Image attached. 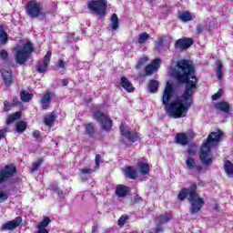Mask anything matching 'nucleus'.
<instances>
[{
    "mask_svg": "<svg viewBox=\"0 0 233 233\" xmlns=\"http://www.w3.org/2000/svg\"><path fill=\"white\" fill-rule=\"evenodd\" d=\"M176 66L177 70H175L174 77L178 85H185L184 92L172 101V97H174V86L167 82L161 101L165 106L167 114L174 117V119H179L187 117L188 110H190V106L194 103V94L198 90L199 79L196 76V67L190 60H178Z\"/></svg>",
    "mask_w": 233,
    "mask_h": 233,
    "instance_id": "obj_1",
    "label": "nucleus"
},
{
    "mask_svg": "<svg viewBox=\"0 0 233 233\" xmlns=\"http://www.w3.org/2000/svg\"><path fill=\"white\" fill-rule=\"evenodd\" d=\"M187 198L190 203L189 214L191 216H197V214L201 212V208L205 205V199L199 197V193H198V184L192 183L188 187H183L178 192L177 199L179 201H185Z\"/></svg>",
    "mask_w": 233,
    "mask_h": 233,
    "instance_id": "obj_2",
    "label": "nucleus"
},
{
    "mask_svg": "<svg viewBox=\"0 0 233 233\" xmlns=\"http://www.w3.org/2000/svg\"><path fill=\"white\" fill-rule=\"evenodd\" d=\"M225 134L221 129L218 128L216 132H211L207 140L202 144L200 147L199 159L202 165L205 167H210L214 163V154H212V144L219 143L223 139Z\"/></svg>",
    "mask_w": 233,
    "mask_h": 233,
    "instance_id": "obj_3",
    "label": "nucleus"
},
{
    "mask_svg": "<svg viewBox=\"0 0 233 233\" xmlns=\"http://www.w3.org/2000/svg\"><path fill=\"white\" fill-rule=\"evenodd\" d=\"M17 174V167L14 164H7L0 168V187L8 183ZM9 198L8 192L0 189V203H5Z\"/></svg>",
    "mask_w": 233,
    "mask_h": 233,
    "instance_id": "obj_4",
    "label": "nucleus"
},
{
    "mask_svg": "<svg viewBox=\"0 0 233 233\" xmlns=\"http://www.w3.org/2000/svg\"><path fill=\"white\" fill-rule=\"evenodd\" d=\"M13 52H15V61L17 65H25L32 56L34 52V44L32 42H25L23 46H17L14 47Z\"/></svg>",
    "mask_w": 233,
    "mask_h": 233,
    "instance_id": "obj_5",
    "label": "nucleus"
},
{
    "mask_svg": "<svg viewBox=\"0 0 233 233\" xmlns=\"http://www.w3.org/2000/svg\"><path fill=\"white\" fill-rule=\"evenodd\" d=\"M107 0H93L88 2L87 8L99 19L103 20L106 17V10H108Z\"/></svg>",
    "mask_w": 233,
    "mask_h": 233,
    "instance_id": "obj_6",
    "label": "nucleus"
},
{
    "mask_svg": "<svg viewBox=\"0 0 233 233\" xmlns=\"http://www.w3.org/2000/svg\"><path fill=\"white\" fill-rule=\"evenodd\" d=\"M25 10L30 19H37V17H44L45 15L43 3L37 0H29L25 6Z\"/></svg>",
    "mask_w": 233,
    "mask_h": 233,
    "instance_id": "obj_7",
    "label": "nucleus"
},
{
    "mask_svg": "<svg viewBox=\"0 0 233 233\" xmlns=\"http://www.w3.org/2000/svg\"><path fill=\"white\" fill-rule=\"evenodd\" d=\"M93 119L100 123L105 132H110L114 127V122L110 119L108 115H105L101 110H96L93 114Z\"/></svg>",
    "mask_w": 233,
    "mask_h": 233,
    "instance_id": "obj_8",
    "label": "nucleus"
},
{
    "mask_svg": "<svg viewBox=\"0 0 233 233\" xmlns=\"http://www.w3.org/2000/svg\"><path fill=\"white\" fill-rule=\"evenodd\" d=\"M119 131L121 136L126 137V139H128L131 143H136L139 139L137 132L128 129V126H127V123L125 122H121Z\"/></svg>",
    "mask_w": 233,
    "mask_h": 233,
    "instance_id": "obj_9",
    "label": "nucleus"
},
{
    "mask_svg": "<svg viewBox=\"0 0 233 233\" xmlns=\"http://www.w3.org/2000/svg\"><path fill=\"white\" fill-rule=\"evenodd\" d=\"M52 59V51H48L43 57L42 64L39 62L36 65V72L38 74H45L46 70H48V66H50V61Z\"/></svg>",
    "mask_w": 233,
    "mask_h": 233,
    "instance_id": "obj_10",
    "label": "nucleus"
},
{
    "mask_svg": "<svg viewBox=\"0 0 233 233\" xmlns=\"http://www.w3.org/2000/svg\"><path fill=\"white\" fill-rule=\"evenodd\" d=\"M194 45V39L193 38H188V37H184V38H179L175 42V49L176 50H180L183 52V50H188Z\"/></svg>",
    "mask_w": 233,
    "mask_h": 233,
    "instance_id": "obj_11",
    "label": "nucleus"
},
{
    "mask_svg": "<svg viewBox=\"0 0 233 233\" xmlns=\"http://www.w3.org/2000/svg\"><path fill=\"white\" fill-rule=\"evenodd\" d=\"M23 223L22 217H16L13 220H9L2 225V230H15Z\"/></svg>",
    "mask_w": 233,
    "mask_h": 233,
    "instance_id": "obj_12",
    "label": "nucleus"
},
{
    "mask_svg": "<svg viewBox=\"0 0 233 233\" xmlns=\"http://www.w3.org/2000/svg\"><path fill=\"white\" fill-rule=\"evenodd\" d=\"M186 166L188 170H196L197 172H203V166L198 164L196 159L192 157H187L186 159Z\"/></svg>",
    "mask_w": 233,
    "mask_h": 233,
    "instance_id": "obj_13",
    "label": "nucleus"
},
{
    "mask_svg": "<svg viewBox=\"0 0 233 233\" xmlns=\"http://www.w3.org/2000/svg\"><path fill=\"white\" fill-rule=\"evenodd\" d=\"M174 143L176 145H180V147H187L190 140L188 139V135L187 133H177Z\"/></svg>",
    "mask_w": 233,
    "mask_h": 233,
    "instance_id": "obj_14",
    "label": "nucleus"
},
{
    "mask_svg": "<svg viewBox=\"0 0 233 233\" xmlns=\"http://www.w3.org/2000/svg\"><path fill=\"white\" fill-rule=\"evenodd\" d=\"M161 63V59L157 58L151 62V64L147 65L145 67V74L146 76H152L157 68H159V65Z\"/></svg>",
    "mask_w": 233,
    "mask_h": 233,
    "instance_id": "obj_15",
    "label": "nucleus"
},
{
    "mask_svg": "<svg viewBox=\"0 0 233 233\" xmlns=\"http://www.w3.org/2000/svg\"><path fill=\"white\" fill-rule=\"evenodd\" d=\"M2 77L4 80V83L6 86H12V83H14V75L12 73V69L1 70Z\"/></svg>",
    "mask_w": 233,
    "mask_h": 233,
    "instance_id": "obj_16",
    "label": "nucleus"
},
{
    "mask_svg": "<svg viewBox=\"0 0 233 233\" xmlns=\"http://www.w3.org/2000/svg\"><path fill=\"white\" fill-rule=\"evenodd\" d=\"M115 194L117 198H127L130 194V187L122 184L116 185Z\"/></svg>",
    "mask_w": 233,
    "mask_h": 233,
    "instance_id": "obj_17",
    "label": "nucleus"
},
{
    "mask_svg": "<svg viewBox=\"0 0 233 233\" xmlns=\"http://www.w3.org/2000/svg\"><path fill=\"white\" fill-rule=\"evenodd\" d=\"M120 85L126 92H128L129 94H132V92H135L136 87H134V85H132V82L127 78V76L120 77Z\"/></svg>",
    "mask_w": 233,
    "mask_h": 233,
    "instance_id": "obj_18",
    "label": "nucleus"
},
{
    "mask_svg": "<svg viewBox=\"0 0 233 233\" xmlns=\"http://www.w3.org/2000/svg\"><path fill=\"white\" fill-rule=\"evenodd\" d=\"M56 119H57V115H56V111H52L49 115L44 116V125L52 128L56 125Z\"/></svg>",
    "mask_w": 233,
    "mask_h": 233,
    "instance_id": "obj_19",
    "label": "nucleus"
},
{
    "mask_svg": "<svg viewBox=\"0 0 233 233\" xmlns=\"http://www.w3.org/2000/svg\"><path fill=\"white\" fill-rule=\"evenodd\" d=\"M52 101V96L50 92H46L43 95L40 99V103L42 105V110H48L50 108V103Z\"/></svg>",
    "mask_w": 233,
    "mask_h": 233,
    "instance_id": "obj_20",
    "label": "nucleus"
},
{
    "mask_svg": "<svg viewBox=\"0 0 233 233\" xmlns=\"http://www.w3.org/2000/svg\"><path fill=\"white\" fill-rule=\"evenodd\" d=\"M215 108H217V110H220V112L228 114V112H230V104L225 100H222L215 105Z\"/></svg>",
    "mask_w": 233,
    "mask_h": 233,
    "instance_id": "obj_21",
    "label": "nucleus"
},
{
    "mask_svg": "<svg viewBox=\"0 0 233 233\" xmlns=\"http://www.w3.org/2000/svg\"><path fill=\"white\" fill-rule=\"evenodd\" d=\"M85 132L88 137H94L96 136V124L89 122L85 125Z\"/></svg>",
    "mask_w": 233,
    "mask_h": 233,
    "instance_id": "obj_22",
    "label": "nucleus"
},
{
    "mask_svg": "<svg viewBox=\"0 0 233 233\" xmlns=\"http://www.w3.org/2000/svg\"><path fill=\"white\" fill-rule=\"evenodd\" d=\"M8 43V34L5 31V25H0V45H6Z\"/></svg>",
    "mask_w": 233,
    "mask_h": 233,
    "instance_id": "obj_23",
    "label": "nucleus"
},
{
    "mask_svg": "<svg viewBox=\"0 0 233 233\" xmlns=\"http://www.w3.org/2000/svg\"><path fill=\"white\" fill-rule=\"evenodd\" d=\"M126 177L129 179H137V173L132 166H127L126 168Z\"/></svg>",
    "mask_w": 233,
    "mask_h": 233,
    "instance_id": "obj_24",
    "label": "nucleus"
},
{
    "mask_svg": "<svg viewBox=\"0 0 233 233\" xmlns=\"http://www.w3.org/2000/svg\"><path fill=\"white\" fill-rule=\"evenodd\" d=\"M148 89L151 94H156L159 90V81L151 79L148 83Z\"/></svg>",
    "mask_w": 233,
    "mask_h": 233,
    "instance_id": "obj_25",
    "label": "nucleus"
},
{
    "mask_svg": "<svg viewBox=\"0 0 233 233\" xmlns=\"http://www.w3.org/2000/svg\"><path fill=\"white\" fill-rule=\"evenodd\" d=\"M34 98V94L28 93L25 90L20 92V99L23 103H30L31 99Z\"/></svg>",
    "mask_w": 233,
    "mask_h": 233,
    "instance_id": "obj_26",
    "label": "nucleus"
},
{
    "mask_svg": "<svg viewBox=\"0 0 233 233\" xmlns=\"http://www.w3.org/2000/svg\"><path fill=\"white\" fill-rule=\"evenodd\" d=\"M138 172L142 174V176H147L150 173V166L147 163L141 162L138 165Z\"/></svg>",
    "mask_w": 233,
    "mask_h": 233,
    "instance_id": "obj_27",
    "label": "nucleus"
},
{
    "mask_svg": "<svg viewBox=\"0 0 233 233\" xmlns=\"http://www.w3.org/2000/svg\"><path fill=\"white\" fill-rule=\"evenodd\" d=\"M22 113L21 111H16L11 115L8 116L6 119V124L7 125H12L14 121H17V119H21Z\"/></svg>",
    "mask_w": 233,
    "mask_h": 233,
    "instance_id": "obj_28",
    "label": "nucleus"
},
{
    "mask_svg": "<svg viewBox=\"0 0 233 233\" xmlns=\"http://www.w3.org/2000/svg\"><path fill=\"white\" fill-rule=\"evenodd\" d=\"M28 128V123L25 120H20L16 123L17 134H23Z\"/></svg>",
    "mask_w": 233,
    "mask_h": 233,
    "instance_id": "obj_29",
    "label": "nucleus"
},
{
    "mask_svg": "<svg viewBox=\"0 0 233 233\" xmlns=\"http://www.w3.org/2000/svg\"><path fill=\"white\" fill-rule=\"evenodd\" d=\"M111 21V28L113 31L117 30V28H119V17L117 16V14L114 13L111 15L110 18Z\"/></svg>",
    "mask_w": 233,
    "mask_h": 233,
    "instance_id": "obj_30",
    "label": "nucleus"
},
{
    "mask_svg": "<svg viewBox=\"0 0 233 233\" xmlns=\"http://www.w3.org/2000/svg\"><path fill=\"white\" fill-rule=\"evenodd\" d=\"M170 219H172V214L166 212V213L160 215V217L158 218V223H159V225H165L166 223H168V221H170Z\"/></svg>",
    "mask_w": 233,
    "mask_h": 233,
    "instance_id": "obj_31",
    "label": "nucleus"
},
{
    "mask_svg": "<svg viewBox=\"0 0 233 233\" xmlns=\"http://www.w3.org/2000/svg\"><path fill=\"white\" fill-rule=\"evenodd\" d=\"M224 170L227 176H233V164L230 160H226L224 163Z\"/></svg>",
    "mask_w": 233,
    "mask_h": 233,
    "instance_id": "obj_32",
    "label": "nucleus"
},
{
    "mask_svg": "<svg viewBox=\"0 0 233 233\" xmlns=\"http://www.w3.org/2000/svg\"><path fill=\"white\" fill-rule=\"evenodd\" d=\"M178 19H181L183 23H188L192 21V15L188 11H184L178 15Z\"/></svg>",
    "mask_w": 233,
    "mask_h": 233,
    "instance_id": "obj_33",
    "label": "nucleus"
},
{
    "mask_svg": "<svg viewBox=\"0 0 233 233\" xmlns=\"http://www.w3.org/2000/svg\"><path fill=\"white\" fill-rule=\"evenodd\" d=\"M216 72L218 81H221V79H223V63L220 60H218L217 63Z\"/></svg>",
    "mask_w": 233,
    "mask_h": 233,
    "instance_id": "obj_34",
    "label": "nucleus"
},
{
    "mask_svg": "<svg viewBox=\"0 0 233 233\" xmlns=\"http://www.w3.org/2000/svg\"><path fill=\"white\" fill-rule=\"evenodd\" d=\"M148 39H150V35H148V33L144 32L142 34L139 35L138 36V45H143L145 43H147V41H148Z\"/></svg>",
    "mask_w": 233,
    "mask_h": 233,
    "instance_id": "obj_35",
    "label": "nucleus"
},
{
    "mask_svg": "<svg viewBox=\"0 0 233 233\" xmlns=\"http://www.w3.org/2000/svg\"><path fill=\"white\" fill-rule=\"evenodd\" d=\"M129 219V217L128 215L125 214V215H122L119 218H118V221H117V225L120 228H123L125 227V225H127V221H128Z\"/></svg>",
    "mask_w": 233,
    "mask_h": 233,
    "instance_id": "obj_36",
    "label": "nucleus"
},
{
    "mask_svg": "<svg viewBox=\"0 0 233 233\" xmlns=\"http://www.w3.org/2000/svg\"><path fill=\"white\" fill-rule=\"evenodd\" d=\"M51 221L52 220H50V218H44V219L38 224L37 228L46 229L48 225H50Z\"/></svg>",
    "mask_w": 233,
    "mask_h": 233,
    "instance_id": "obj_37",
    "label": "nucleus"
},
{
    "mask_svg": "<svg viewBox=\"0 0 233 233\" xmlns=\"http://www.w3.org/2000/svg\"><path fill=\"white\" fill-rule=\"evenodd\" d=\"M41 165H43V157L37 158V160L33 164V167L31 168V173L37 172Z\"/></svg>",
    "mask_w": 233,
    "mask_h": 233,
    "instance_id": "obj_38",
    "label": "nucleus"
},
{
    "mask_svg": "<svg viewBox=\"0 0 233 233\" xmlns=\"http://www.w3.org/2000/svg\"><path fill=\"white\" fill-rule=\"evenodd\" d=\"M148 61V56H145L140 58V60L137 62L136 68L137 70H139L142 66H145V64Z\"/></svg>",
    "mask_w": 233,
    "mask_h": 233,
    "instance_id": "obj_39",
    "label": "nucleus"
},
{
    "mask_svg": "<svg viewBox=\"0 0 233 233\" xmlns=\"http://www.w3.org/2000/svg\"><path fill=\"white\" fill-rule=\"evenodd\" d=\"M165 39H167V36H165V35L158 36L157 40L155 43L156 47L161 48V46H163V43H165Z\"/></svg>",
    "mask_w": 233,
    "mask_h": 233,
    "instance_id": "obj_40",
    "label": "nucleus"
},
{
    "mask_svg": "<svg viewBox=\"0 0 233 233\" xmlns=\"http://www.w3.org/2000/svg\"><path fill=\"white\" fill-rule=\"evenodd\" d=\"M223 96V89L219 88L218 90L217 93H215L212 96H211V99L213 101H218V99H221V96Z\"/></svg>",
    "mask_w": 233,
    "mask_h": 233,
    "instance_id": "obj_41",
    "label": "nucleus"
},
{
    "mask_svg": "<svg viewBox=\"0 0 233 233\" xmlns=\"http://www.w3.org/2000/svg\"><path fill=\"white\" fill-rule=\"evenodd\" d=\"M12 106H14V105L5 100L4 102V112H10V110H12Z\"/></svg>",
    "mask_w": 233,
    "mask_h": 233,
    "instance_id": "obj_42",
    "label": "nucleus"
},
{
    "mask_svg": "<svg viewBox=\"0 0 233 233\" xmlns=\"http://www.w3.org/2000/svg\"><path fill=\"white\" fill-rule=\"evenodd\" d=\"M0 59H3L4 61L8 59V51H6V49H2L0 51Z\"/></svg>",
    "mask_w": 233,
    "mask_h": 233,
    "instance_id": "obj_43",
    "label": "nucleus"
},
{
    "mask_svg": "<svg viewBox=\"0 0 233 233\" xmlns=\"http://www.w3.org/2000/svg\"><path fill=\"white\" fill-rule=\"evenodd\" d=\"M132 201L134 205H137L143 201V198H141L139 195H135Z\"/></svg>",
    "mask_w": 233,
    "mask_h": 233,
    "instance_id": "obj_44",
    "label": "nucleus"
},
{
    "mask_svg": "<svg viewBox=\"0 0 233 233\" xmlns=\"http://www.w3.org/2000/svg\"><path fill=\"white\" fill-rule=\"evenodd\" d=\"M33 137H35V139H41V131L34 130L33 131Z\"/></svg>",
    "mask_w": 233,
    "mask_h": 233,
    "instance_id": "obj_45",
    "label": "nucleus"
},
{
    "mask_svg": "<svg viewBox=\"0 0 233 233\" xmlns=\"http://www.w3.org/2000/svg\"><path fill=\"white\" fill-rule=\"evenodd\" d=\"M99 163H101V155H96L95 164L97 168H99Z\"/></svg>",
    "mask_w": 233,
    "mask_h": 233,
    "instance_id": "obj_46",
    "label": "nucleus"
},
{
    "mask_svg": "<svg viewBox=\"0 0 233 233\" xmlns=\"http://www.w3.org/2000/svg\"><path fill=\"white\" fill-rule=\"evenodd\" d=\"M49 190H51L52 192H57V190H59V187L57 186V184H51L49 186Z\"/></svg>",
    "mask_w": 233,
    "mask_h": 233,
    "instance_id": "obj_47",
    "label": "nucleus"
},
{
    "mask_svg": "<svg viewBox=\"0 0 233 233\" xmlns=\"http://www.w3.org/2000/svg\"><path fill=\"white\" fill-rule=\"evenodd\" d=\"M81 174H92L94 172V169L92 168H82L80 169Z\"/></svg>",
    "mask_w": 233,
    "mask_h": 233,
    "instance_id": "obj_48",
    "label": "nucleus"
},
{
    "mask_svg": "<svg viewBox=\"0 0 233 233\" xmlns=\"http://www.w3.org/2000/svg\"><path fill=\"white\" fill-rule=\"evenodd\" d=\"M13 106H17L19 105H21V102L19 101V98H17V96H14L13 97Z\"/></svg>",
    "mask_w": 233,
    "mask_h": 233,
    "instance_id": "obj_49",
    "label": "nucleus"
},
{
    "mask_svg": "<svg viewBox=\"0 0 233 233\" xmlns=\"http://www.w3.org/2000/svg\"><path fill=\"white\" fill-rule=\"evenodd\" d=\"M58 66L60 67V68H65V66H66V64H65V60H58Z\"/></svg>",
    "mask_w": 233,
    "mask_h": 233,
    "instance_id": "obj_50",
    "label": "nucleus"
},
{
    "mask_svg": "<svg viewBox=\"0 0 233 233\" xmlns=\"http://www.w3.org/2000/svg\"><path fill=\"white\" fill-rule=\"evenodd\" d=\"M5 134H6V129H0V141L2 137H5Z\"/></svg>",
    "mask_w": 233,
    "mask_h": 233,
    "instance_id": "obj_51",
    "label": "nucleus"
},
{
    "mask_svg": "<svg viewBox=\"0 0 233 233\" xmlns=\"http://www.w3.org/2000/svg\"><path fill=\"white\" fill-rule=\"evenodd\" d=\"M203 32V26L201 25H197V33L201 34Z\"/></svg>",
    "mask_w": 233,
    "mask_h": 233,
    "instance_id": "obj_52",
    "label": "nucleus"
},
{
    "mask_svg": "<svg viewBox=\"0 0 233 233\" xmlns=\"http://www.w3.org/2000/svg\"><path fill=\"white\" fill-rule=\"evenodd\" d=\"M156 232L159 233V232H164V229L161 226L157 225V228H156Z\"/></svg>",
    "mask_w": 233,
    "mask_h": 233,
    "instance_id": "obj_53",
    "label": "nucleus"
},
{
    "mask_svg": "<svg viewBox=\"0 0 233 233\" xmlns=\"http://www.w3.org/2000/svg\"><path fill=\"white\" fill-rule=\"evenodd\" d=\"M97 228H98L97 225H94L92 227V233H97Z\"/></svg>",
    "mask_w": 233,
    "mask_h": 233,
    "instance_id": "obj_54",
    "label": "nucleus"
},
{
    "mask_svg": "<svg viewBox=\"0 0 233 233\" xmlns=\"http://www.w3.org/2000/svg\"><path fill=\"white\" fill-rule=\"evenodd\" d=\"M36 233H48V229L38 228Z\"/></svg>",
    "mask_w": 233,
    "mask_h": 233,
    "instance_id": "obj_55",
    "label": "nucleus"
},
{
    "mask_svg": "<svg viewBox=\"0 0 233 233\" xmlns=\"http://www.w3.org/2000/svg\"><path fill=\"white\" fill-rule=\"evenodd\" d=\"M68 85V80H66V78L62 80V86H66Z\"/></svg>",
    "mask_w": 233,
    "mask_h": 233,
    "instance_id": "obj_56",
    "label": "nucleus"
},
{
    "mask_svg": "<svg viewBox=\"0 0 233 233\" xmlns=\"http://www.w3.org/2000/svg\"><path fill=\"white\" fill-rule=\"evenodd\" d=\"M187 154H188V156H194V154H196V152H194V150H192V149H187Z\"/></svg>",
    "mask_w": 233,
    "mask_h": 233,
    "instance_id": "obj_57",
    "label": "nucleus"
},
{
    "mask_svg": "<svg viewBox=\"0 0 233 233\" xmlns=\"http://www.w3.org/2000/svg\"><path fill=\"white\" fill-rule=\"evenodd\" d=\"M198 185V187H205V181L199 180Z\"/></svg>",
    "mask_w": 233,
    "mask_h": 233,
    "instance_id": "obj_58",
    "label": "nucleus"
},
{
    "mask_svg": "<svg viewBox=\"0 0 233 233\" xmlns=\"http://www.w3.org/2000/svg\"><path fill=\"white\" fill-rule=\"evenodd\" d=\"M119 141H120V143H122L123 145H127V142L125 141V138H124V137H121Z\"/></svg>",
    "mask_w": 233,
    "mask_h": 233,
    "instance_id": "obj_59",
    "label": "nucleus"
},
{
    "mask_svg": "<svg viewBox=\"0 0 233 233\" xmlns=\"http://www.w3.org/2000/svg\"><path fill=\"white\" fill-rule=\"evenodd\" d=\"M56 192H57L58 196H63V194H65V192H63V190H59V189Z\"/></svg>",
    "mask_w": 233,
    "mask_h": 233,
    "instance_id": "obj_60",
    "label": "nucleus"
},
{
    "mask_svg": "<svg viewBox=\"0 0 233 233\" xmlns=\"http://www.w3.org/2000/svg\"><path fill=\"white\" fill-rule=\"evenodd\" d=\"M88 103H92V98H89V99H88Z\"/></svg>",
    "mask_w": 233,
    "mask_h": 233,
    "instance_id": "obj_61",
    "label": "nucleus"
}]
</instances>
